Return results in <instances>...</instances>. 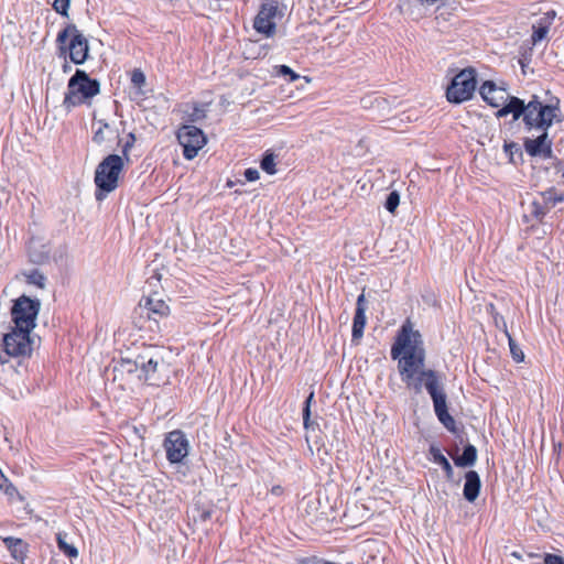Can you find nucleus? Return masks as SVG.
<instances>
[{"instance_id":"obj_1","label":"nucleus","mask_w":564,"mask_h":564,"mask_svg":"<svg viewBox=\"0 0 564 564\" xmlns=\"http://www.w3.org/2000/svg\"><path fill=\"white\" fill-rule=\"evenodd\" d=\"M391 356L398 359V369L402 381L409 389L421 392L426 388L429 373L436 375L434 370L425 369V349L422 336L413 328L410 319H406L398 333L391 348Z\"/></svg>"},{"instance_id":"obj_2","label":"nucleus","mask_w":564,"mask_h":564,"mask_svg":"<svg viewBox=\"0 0 564 564\" xmlns=\"http://www.w3.org/2000/svg\"><path fill=\"white\" fill-rule=\"evenodd\" d=\"M512 113L517 120L523 116V121L529 128H536L546 131L554 121H561L560 101L544 105L534 96L528 105L519 98H512L511 102L503 110H498L497 117H505Z\"/></svg>"},{"instance_id":"obj_3","label":"nucleus","mask_w":564,"mask_h":564,"mask_svg":"<svg viewBox=\"0 0 564 564\" xmlns=\"http://www.w3.org/2000/svg\"><path fill=\"white\" fill-rule=\"evenodd\" d=\"M122 167L123 159L118 154H109L97 165L94 180L97 187L95 193L97 200H104L107 194L117 188Z\"/></svg>"},{"instance_id":"obj_4","label":"nucleus","mask_w":564,"mask_h":564,"mask_svg":"<svg viewBox=\"0 0 564 564\" xmlns=\"http://www.w3.org/2000/svg\"><path fill=\"white\" fill-rule=\"evenodd\" d=\"M99 91L100 85L98 80L91 79L85 70L76 69L68 80L63 106L70 110L73 107L79 106L87 99L95 97Z\"/></svg>"},{"instance_id":"obj_5","label":"nucleus","mask_w":564,"mask_h":564,"mask_svg":"<svg viewBox=\"0 0 564 564\" xmlns=\"http://www.w3.org/2000/svg\"><path fill=\"white\" fill-rule=\"evenodd\" d=\"M31 332L24 328L14 326L12 330L4 335L3 346L4 350L0 354V362L7 364L10 357H30L33 350V339Z\"/></svg>"},{"instance_id":"obj_6","label":"nucleus","mask_w":564,"mask_h":564,"mask_svg":"<svg viewBox=\"0 0 564 564\" xmlns=\"http://www.w3.org/2000/svg\"><path fill=\"white\" fill-rule=\"evenodd\" d=\"M476 72L465 68L459 72L447 87L446 97L449 102L460 104L470 99L476 89Z\"/></svg>"},{"instance_id":"obj_7","label":"nucleus","mask_w":564,"mask_h":564,"mask_svg":"<svg viewBox=\"0 0 564 564\" xmlns=\"http://www.w3.org/2000/svg\"><path fill=\"white\" fill-rule=\"evenodd\" d=\"M96 124L98 127L94 131L93 141L98 145H104L106 149H112L115 143L122 144V154L127 158L129 149L135 142L134 134L128 133L126 138H120L117 127L102 120H99Z\"/></svg>"},{"instance_id":"obj_8","label":"nucleus","mask_w":564,"mask_h":564,"mask_svg":"<svg viewBox=\"0 0 564 564\" xmlns=\"http://www.w3.org/2000/svg\"><path fill=\"white\" fill-rule=\"evenodd\" d=\"M40 311V302L22 295L17 299L11 308L14 326L33 330L36 326V317Z\"/></svg>"},{"instance_id":"obj_9","label":"nucleus","mask_w":564,"mask_h":564,"mask_svg":"<svg viewBox=\"0 0 564 564\" xmlns=\"http://www.w3.org/2000/svg\"><path fill=\"white\" fill-rule=\"evenodd\" d=\"M433 400L434 411L440 422L449 431L455 430V421L447 411L446 394L436 375L429 373L426 388Z\"/></svg>"},{"instance_id":"obj_10","label":"nucleus","mask_w":564,"mask_h":564,"mask_svg":"<svg viewBox=\"0 0 564 564\" xmlns=\"http://www.w3.org/2000/svg\"><path fill=\"white\" fill-rule=\"evenodd\" d=\"M69 39V58L74 64H83L88 56V41L74 24L67 25L57 35V42L64 44Z\"/></svg>"},{"instance_id":"obj_11","label":"nucleus","mask_w":564,"mask_h":564,"mask_svg":"<svg viewBox=\"0 0 564 564\" xmlns=\"http://www.w3.org/2000/svg\"><path fill=\"white\" fill-rule=\"evenodd\" d=\"M176 137L187 160H193L207 142L204 132L193 124H183L178 129Z\"/></svg>"},{"instance_id":"obj_12","label":"nucleus","mask_w":564,"mask_h":564,"mask_svg":"<svg viewBox=\"0 0 564 564\" xmlns=\"http://www.w3.org/2000/svg\"><path fill=\"white\" fill-rule=\"evenodd\" d=\"M145 358L147 362L143 364V373L149 384L159 387L162 383H166L167 377L163 373L165 365L160 354H154V349L150 348L148 351H143V359Z\"/></svg>"},{"instance_id":"obj_13","label":"nucleus","mask_w":564,"mask_h":564,"mask_svg":"<svg viewBox=\"0 0 564 564\" xmlns=\"http://www.w3.org/2000/svg\"><path fill=\"white\" fill-rule=\"evenodd\" d=\"M279 14V8L276 2L268 1L264 2L253 21V28L258 33L270 37L275 32V18Z\"/></svg>"},{"instance_id":"obj_14","label":"nucleus","mask_w":564,"mask_h":564,"mask_svg":"<svg viewBox=\"0 0 564 564\" xmlns=\"http://www.w3.org/2000/svg\"><path fill=\"white\" fill-rule=\"evenodd\" d=\"M479 94L488 105L499 108V110L508 107L513 98L505 87L498 86L491 80H487L480 86Z\"/></svg>"},{"instance_id":"obj_15","label":"nucleus","mask_w":564,"mask_h":564,"mask_svg":"<svg viewBox=\"0 0 564 564\" xmlns=\"http://www.w3.org/2000/svg\"><path fill=\"white\" fill-rule=\"evenodd\" d=\"M164 447L171 463H180L188 454V441L185 434L177 430L169 433Z\"/></svg>"},{"instance_id":"obj_16","label":"nucleus","mask_w":564,"mask_h":564,"mask_svg":"<svg viewBox=\"0 0 564 564\" xmlns=\"http://www.w3.org/2000/svg\"><path fill=\"white\" fill-rule=\"evenodd\" d=\"M145 306L149 311L148 319L155 323L159 318L167 316L170 312L169 305L156 289L148 295Z\"/></svg>"},{"instance_id":"obj_17","label":"nucleus","mask_w":564,"mask_h":564,"mask_svg":"<svg viewBox=\"0 0 564 564\" xmlns=\"http://www.w3.org/2000/svg\"><path fill=\"white\" fill-rule=\"evenodd\" d=\"M552 142L549 140L547 132L544 131L535 139H527L524 149L532 156L552 158Z\"/></svg>"},{"instance_id":"obj_18","label":"nucleus","mask_w":564,"mask_h":564,"mask_svg":"<svg viewBox=\"0 0 564 564\" xmlns=\"http://www.w3.org/2000/svg\"><path fill=\"white\" fill-rule=\"evenodd\" d=\"M366 310L367 303L365 294L361 293L357 299L356 313L352 323V339H360L364 335L366 326Z\"/></svg>"},{"instance_id":"obj_19","label":"nucleus","mask_w":564,"mask_h":564,"mask_svg":"<svg viewBox=\"0 0 564 564\" xmlns=\"http://www.w3.org/2000/svg\"><path fill=\"white\" fill-rule=\"evenodd\" d=\"M481 482L479 475L475 470H469L465 475V485H464V497L467 501L474 502L480 491Z\"/></svg>"},{"instance_id":"obj_20","label":"nucleus","mask_w":564,"mask_h":564,"mask_svg":"<svg viewBox=\"0 0 564 564\" xmlns=\"http://www.w3.org/2000/svg\"><path fill=\"white\" fill-rule=\"evenodd\" d=\"M169 101L163 96H156V97H143V111H150L153 110L154 115H159L161 112H164L169 108Z\"/></svg>"},{"instance_id":"obj_21","label":"nucleus","mask_w":564,"mask_h":564,"mask_svg":"<svg viewBox=\"0 0 564 564\" xmlns=\"http://www.w3.org/2000/svg\"><path fill=\"white\" fill-rule=\"evenodd\" d=\"M50 250L37 240H31L29 245V257L32 262L43 263L48 259Z\"/></svg>"},{"instance_id":"obj_22","label":"nucleus","mask_w":564,"mask_h":564,"mask_svg":"<svg viewBox=\"0 0 564 564\" xmlns=\"http://www.w3.org/2000/svg\"><path fill=\"white\" fill-rule=\"evenodd\" d=\"M6 546L11 552V555L17 561H23L26 554V544L21 539H15L12 536L6 538L3 540Z\"/></svg>"},{"instance_id":"obj_23","label":"nucleus","mask_w":564,"mask_h":564,"mask_svg":"<svg viewBox=\"0 0 564 564\" xmlns=\"http://www.w3.org/2000/svg\"><path fill=\"white\" fill-rule=\"evenodd\" d=\"M477 449L474 445L465 446L463 454L454 458V463L458 467H469L476 463Z\"/></svg>"},{"instance_id":"obj_24","label":"nucleus","mask_w":564,"mask_h":564,"mask_svg":"<svg viewBox=\"0 0 564 564\" xmlns=\"http://www.w3.org/2000/svg\"><path fill=\"white\" fill-rule=\"evenodd\" d=\"M430 454L432 456L433 462L443 467V469L446 474V477L448 479H452L453 478L452 465L449 464L448 459L442 454L440 448H437L436 446H431Z\"/></svg>"},{"instance_id":"obj_25","label":"nucleus","mask_w":564,"mask_h":564,"mask_svg":"<svg viewBox=\"0 0 564 564\" xmlns=\"http://www.w3.org/2000/svg\"><path fill=\"white\" fill-rule=\"evenodd\" d=\"M56 541L58 549L68 557L75 558L78 556V550L73 544H69L65 540V534L57 533Z\"/></svg>"},{"instance_id":"obj_26","label":"nucleus","mask_w":564,"mask_h":564,"mask_svg":"<svg viewBox=\"0 0 564 564\" xmlns=\"http://www.w3.org/2000/svg\"><path fill=\"white\" fill-rule=\"evenodd\" d=\"M261 169L270 175L276 173L275 170V155L271 152H267L261 160Z\"/></svg>"},{"instance_id":"obj_27","label":"nucleus","mask_w":564,"mask_h":564,"mask_svg":"<svg viewBox=\"0 0 564 564\" xmlns=\"http://www.w3.org/2000/svg\"><path fill=\"white\" fill-rule=\"evenodd\" d=\"M400 204V195L397 191H392L387 196L384 207L389 213H394Z\"/></svg>"},{"instance_id":"obj_28","label":"nucleus","mask_w":564,"mask_h":564,"mask_svg":"<svg viewBox=\"0 0 564 564\" xmlns=\"http://www.w3.org/2000/svg\"><path fill=\"white\" fill-rule=\"evenodd\" d=\"M549 25L540 22L538 25H533V34H532V41L533 43H538L542 41L547 32H549Z\"/></svg>"},{"instance_id":"obj_29","label":"nucleus","mask_w":564,"mask_h":564,"mask_svg":"<svg viewBox=\"0 0 564 564\" xmlns=\"http://www.w3.org/2000/svg\"><path fill=\"white\" fill-rule=\"evenodd\" d=\"M45 280V276L37 270H32L29 274H26V281L30 284H34L39 288H44Z\"/></svg>"},{"instance_id":"obj_30","label":"nucleus","mask_w":564,"mask_h":564,"mask_svg":"<svg viewBox=\"0 0 564 564\" xmlns=\"http://www.w3.org/2000/svg\"><path fill=\"white\" fill-rule=\"evenodd\" d=\"M507 336H508V341H509V346H510V352L512 355V358L517 361V362H521L523 361L524 359V354L523 351L521 350V348L516 344V341L513 340V338L507 333Z\"/></svg>"},{"instance_id":"obj_31","label":"nucleus","mask_w":564,"mask_h":564,"mask_svg":"<svg viewBox=\"0 0 564 564\" xmlns=\"http://www.w3.org/2000/svg\"><path fill=\"white\" fill-rule=\"evenodd\" d=\"M275 69H276V74H279V75L290 76V79H289L290 82H295L300 78V75L296 74L295 72H293V69L286 65L276 66Z\"/></svg>"},{"instance_id":"obj_32","label":"nucleus","mask_w":564,"mask_h":564,"mask_svg":"<svg viewBox=\"0 0 564 564\" xmlns=\"http://www.w3.org/2000/svg\"><path fill=\"white\" fill-rule=\"evenodd\" d=\"M69 3L70 0H54L53 8L57 13L67 17Z\"/></svg>"},{"instance_id":"obj_33","label":"nucleus","mask_w":564,"mask_h":564,"mask_svg":"<svg viewBox=\"0 0 564 564\" xmlns=\"http://www.w3.org/2000/svg\"><path fill=\"white\" fill-rule=\"evenodd\" d=\"M313 398H314V392H311L305 401V406L303 410V420H304L305 427H308V425H310V414H311L310 408H311V402H312Z\"/></svg>"},{"instance_id":"obj_34","label":"nucleus","mask_w":564,"mask_h":564,"mask_svg":"<svg viewBox=\"0 0 564 564\" xmlns=\"http://www.w3.org/2000/svg\"><path fill=\"white\" fill-rule=\"evenodd\" d=\"M206 116V111L203 108L195 107L193 112L189 115V120L192 122L204 119Z\"/></svg>"},{"instance_id":"obj_35","label":"nucleus","mask_w":564,"mask_h":564,"mask_svg":"<svg viewBox=\"0 0 564 564\" xmlns=\"http://www.w3.org/2000/svg\"><path fill=\"white\" fill-rule=\"evenodd\" d=\"M544 564H564V558L555 554H545Z\"/></svg>"},{"instance_id":"obj_36","label":"nucleus","mask_w":564,"mask_h":564,"mask_svg":"<svg viewBox=\"0 0 564 564\" xmlns=\"http://www.w3.org/2000/svg\"><path fill=\"white\" fill-rule=\"evenodd\" d=\"M245 177L249 182H254V181L259 180L260 174H259L258 170H256V169H247L245 171Z\"/></svg>"},{"instance_id":"obj_37","label":"nucleus","mask_w":564,"mask_h":564,"mask_svg":"<svg viewBox=\"0 0 564 564\" xmlns=\"http://www.w3.org/2000/svg\"><path fill=\"white\" fill-rule=\"evenodd\" d=\"M131 80L137 89L141 88V69L135 68L133 70Z\"/></svg>"},{"instance_id":"obj_38","label":"nucleus","mask_w":564,"mask_h":564,"mask_svg":"<svg viewBox=\"0 0 564 564\" xmlns=\"http://www.w3.org/2000/svg\"><path fill=\"white\" fill-rule=\"evenodd\" d=\"M160 281H161V274L155 271L154 274L147 280V283L151 288L155 289L160 284Z\"/></svg>"},{"instance_id":"obj_39","label":"nucleus","mask_w":564,"mask_h":564,"mask_svg":"<svg viewBox=\"0 0 564 564\" xmlns=\"http://www.w3.org/2000/svg\"><path fill=\"white\" fill-rule=\"evenodd\" d=\"M555 15V11L551 10L545 13V15L541 19V22L550 26Z\"/></svg>"},{"instance_id":"obj_40","label":"nucleus","mask_w":564,"mask_h":564,"mask_svg":"<svg viewBox=\"0 0 564 564\" xmlns=\"http://www.w3.org/2000/svg\"><path fill=\"white\" fill-rule=\"evenodd\" d=\"M2 489L10 497L18 494L17 488L12 484H8V485L4 484Z\"/></svg>"},{"instance_id":"obj_41","label":"nucleus","mask_w":564,"mask_h":564,"mask_svg":"<svg viewBox=\"0 0 564 564\" xmlns=\"http://www.w3.org/2000/svg\"><path fill=\"white\" fill-rule=\"evenodd\" d=\"M124 364L127 365V371L128 372H132L134 370H137V364L134 362H131V361H124Z\"/></svg>"},{"instance_id":"obj_42","label":"nucleus","mask_w":564,"mask_h":564,"mask_svg":"<svg viewBox=\"0 0 564 564\" xmlns=\"http://www.w3.org/2000/svg\"><path fill=\"white\" fill-rule=\"evenodd\" d=\"M145 119L150 122V124L155 126L158 123V120L155 117H151L150 115H147Z\"/></svg>"},{"instance_id":"obj_43","label":"nucleus","mask_w":564,"mask_h":564,"mask_svg":"<svg viewBox=\"0 0 564 564\" xmlns=\"http://www.w3.org/2000/svg\"><path fill=\"white\" fill-rule=\"evenodd\" d=\"M534 206H536V204L534 203ZM533 214L536 216V217H541L542 215H544V212L539 209L538 207H535V209L533 210Z\"/></svg>"},{"instance_id":"obj_44","label":"nucleus","mask_w":564,"mask_h":564,"mask_svg":"<svg viewBox=\"0 0 564 564\" xmlns=\"http://www.w3.org/2000/svg\"><path fill=\"white\" fill-rule=\"evenodd\" d=\"M513 147V144H505V150L508 152Z\"/></svg>"},{"instance_id":"obj_45","label":"nucleus","mask_w":564,"mask_h":564,"mask_svg":"<svg viewBox=\"0 0 564 564\" xmlns=\"http://www.w3.org/2000/svg\"><path fill=\"white\" fill-rule=\"evenodd\" d=\"M63 68H64V72H68L70 69V67L67 64H65Z\"/></svg>"},{"instance_id":"obj_46","label":"nucleus","mask_w":564,"mask_h":564,"mask_svg":"<svg viewBox=\"0 0 564 564\" xmlns=\"http://www.w3.org/2000/svg\"><path fill=\"white\" fill-rule=\"evenodd\" d=\"M512 556H514V557H517V558H520V557H521V556H520V554H519L518 552H513V553H512Z\"/></svg>"},{"instance_id":"obj_47","label":"nucleus","mask_w":564,"mask_h":564,"mask_svg":"<svg viewBox=\"0 0 564 564\" xmlns=\"http://www.w3.org/2000/svg\"><path fill=\"white\" fill-rule=\"evenodd\" d=\"M132 429H133L134 433H138V430L135 426H132Z\"/></svg>"}]
</instances>
